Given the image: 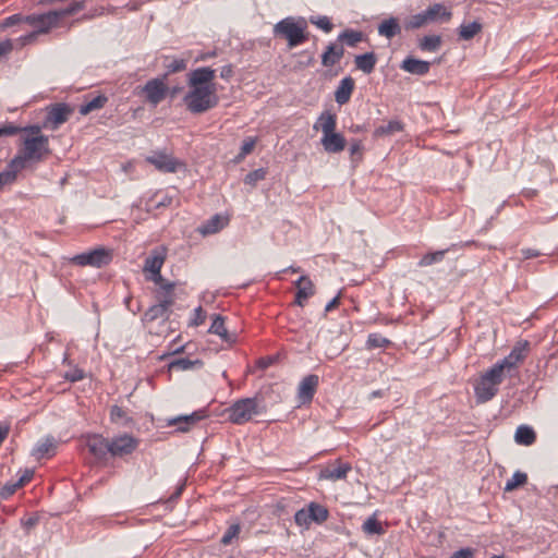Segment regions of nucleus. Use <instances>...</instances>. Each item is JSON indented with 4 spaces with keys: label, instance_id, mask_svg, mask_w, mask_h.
Listing matches in <instances>:
<instances>
[{
    "label": "nucleus",
    "instance_id": "nucleus-35",
    "mask_svg": "<svg viewBox=\"0 0 558 558\" xmlns=\"http://www.w3.org/2000/svg\"><path fill=\"white\" fill-rule=\"evenodd\" d=\"M108 98L105 95H98L87 100L85 104L80 106V113L85 116L92 111L101 109L107 102Z\"/></svg>",
    "mask_w": 558,
    "mask_h": 558
},
{
    "label": "nucleus",
    "instance_id": "nucleus-1",
    "mask_svg": "<svg viewBox=\"0 0 558 558\" xmlns=\"http://www.w3.org/2000/svg\"><path fill=\"white\" fill-rule=\"evenodd\" d=\"M216 70L202 66L187 74L189 90L183 97L186 109L194 114L204 113L218 104L217 87L214 83Z\"/></svg>",
    "mask_w": 558,
    "mask_h": 558
},
{
    "label": "nucleus",
    "instance_id": "nucleus-44",
    "mask_svg": "<svg viewBox=\"0 0 558 558\" xmlns=\"http://www.w3.org/2000/svg\"><path fill=\"white\" fill-rule=\"evenodd\" d=\"M222 228V221L219 215L213 216L201 229L204 234L218 232Z\"/></svg>",
    "mask_w": 558,
    "mask_h": 558
},
{
    "label": "nucleus",
    "instance_id": "nucleus-15",
    "mask_svg": "<svg viewBox=\"0 0 558 558\" xmlns=\"http://www.w3.org/2000/svg\"><path fill=\"white\" fill-rule=\"evenodd\" d=\"M314 128L323 132L322 140H342V137L335 133L336 128V114L330 112H324L318 118Z\"/></svg>",
    "mask_w": 558,
    "mask_h": 558
},
{
    "label": "nucleus",
    "instance_id": "nucleus-47",
    "mask_svg": "<svg viewBox=\"0 0 558 558\" xmlns=\"http://www.w3.org/2000/svg\"><path fill=\"white\" fill-rule=\"evenodd\" d=\"M16 178L17 175L14 173V170L8 165L7 168L0 172V191H2L4 186L13 184Z\"/></svg>",
    "mask_w": 558,
    "mask_h": 558
},
{
    "label": "nucleus",
    "instance_id": "nucleus-17",
    "mask_svg": "<svg viewBox=\"0 0 558 558\" xmlns=\"http://www.w3.org/2000/svg\"><path fill=\"white\" fill-rule=\"evenodd\" d=\"M425 16L429 23L448 22L452 17L451 10L444 3H434L424 10Z\"/></svg>",
    "mask_w": 558,
    "mask_h": 558
},
{
    "label": "nucleus",
    "instance_id": "nucleus-38",
    "mask_svg": "<svg viewBox=\"0 0 558 558\" xmlns=\"http://www.w3.org/2000/svg\"><path fill=\"white\" fill-rule=\"evenodd\" d=\"M527 482V475L526 473H523L521 471H517L513 473L511 478H509L505 485V492H512L517 489L518 487L524 485Z\"/></svg>",
    "mask_w": 558,
    "mask_h": 558
},
{
    "label": "nucleus",
    "instance_id": "nucleus-12",
    "mask_svg": "<svg viewBox=\"0 0 558 558\" xmlns=\"http://www.w3.org/2000/svg\"><path fill=\"white\" fill-rule=\"evenodd\" d=\"M208 417L207 409L194 411L187 415H180L168 421L169 426H177L179 432H187L192 426Z\"/></svg>",
    "mask_w": 558,
    "mask_h": 558
},
{
    "label": "nucleus",
    "instance_id": "nucleus-58",
    "mask_svg": "<svg viewBox=\"0 0 558 558\" xmlns=\"http://www.w3.org/2000/svg\"><path fill=\"white\" fill-rule=\"evenodd\" d=\"M519 363H520L519 361L514 360V356L511 354V352L505 359H502L501 361L497 362V364H501L502 365V371L504 372H505V369L510 372L511 369L517 368Z\"/></svg>",
    "mask_w": 558,
    "mask_h": 558
},
{
    "label": "nucleus",
    "instance_id": "nucleus-61",
    "mask_svg": "<svg viewBox=\"0 0 558 558\" xmlns=\"http://www.w3.org/2000/svg\"><path fill=\"white\" fill-rule=\"evenodd\" d=\"M154 201H155V208L159 209V208L171 206V204L173 202V197L168 194H165L160 198H158V196H155Z\"/></svg>",
    "mask_w": 558,
    "mask_h": 558
},
{
    "label": "nucleus",
    "instance_id": "nucleus-16",
    "mask_svg": "<svg viewBox=\"0 0 558 558\" xmlns=\"http://www.w3.org/2000/svg\"><path fill=\"white\" fill-rule=\"evenodd\" d=\"M474 392L477 402L485 403L497 395L498 386L482 376L474 386Z\"/></svg>",
    "mask_w": 558,
    "mask_h": 558
},
{
    "label": "nucleus",
    "instance_id": "nucleus-33",
    "mask_svg": "<svg viewBox=\"0 0 558 558\" xmlns=\"http://www.w3.org/2000/svg\"><path fill=\"white\" fill-rule=\"evenodd\" d=\"M362 531L365 535L368 536L383 535L385 533V529L383 527L381 522L377 520L375 514L371 515L364 521Z\"/></svg>",
    "mask_w": 558,
    "mask_h": 558
},
{
    "label": "nucleus",
    "instance_id": "nucleus-19",
    "mask_svg": "<svg viewBox=\"0 0 558 558\" xmlns=\"http://www.w3.org/2000/svg\"><path fill=\"white\" fill-rule=\"evenodd\" d=\"M355 82L351 76L342 78L335 90V100L338 105L347 104L354 90Z\"/></svg>",
    "mask_w": 558,
    "mask_h": 558
},
{
    "label": "nucleus",
    "instance_id": "nucleus-27",
    "mask_svg": "<svg viewBox=\"0 0 558 558\" xmlns=\"http://www.w3.org/2000/svg\"><path fill=\"white\" fill-rule=\"evenodd\" d=\"M514 440L519 445L531 446L536 440V434L532 427L520 425L515 430Z\"/></svg>",
    "mask_w": 558,
    "mask_h": 558
},
{
    "label": "nucleus",
    "instance_id": "nucleus-5",
    "mask_svg": "<svg viewBox=\"0 0 558 558\" xmlns=\"http://www.w3.org/2000/svg\"><path fill=\"white\" fill-rule=\"evenodd\" d=\"M306 22L304 20L295 21L294 17H286L279 21L274 26V35L280 36L288 41V46L290 48L302 45L307 40V35L305 34Z\"/></svg>",
    "mask_w": 558,
    "mask_h": 558
},
{
    "label": "nucleus",
    "instance_id": "nucleus-43",
    "mask_svg": "<svg viewBox=\"0 0 558 558\" xmlns=\"http://www.w3.org/2000/svg\"><path fill=\"white\" fill-rule=\"evenodd\" d=\"M85 8V4L83 1L74 2L70 4L69 7L61 9V10H54L53 13L57 14V22H59L60 19L64 16L72 15L76 12L82 11Z\"/></svg>",
    "mask_w": 558,
    "mask_h": 558
},
{
    "label": "nucleus",
    "instance_id": "nucleus-13",
    "mask_svg": "<svg viewBox=\"0 0 558 558\" xmlns=\"http://www.w3.org/2000/svg\"><path fill=\"white\" fill-rule=\"evenodd\" d=\"M319 385V377L315 374L305 376L298 388L300 404L311 403Z\"/></svg>",
    "mask_w": 558,
    "mask_h": 558
},
{
    "label": "nucleus",
    "instance_id": "nucleus-11",
    "mask_svg": "<svg viewBox=\"0 0 558 558\" xmlns=\"http://www.w3.org/2000/svg\"><path fill=\"white\" fill-rule=\"evenodd\" d=\"M24 22L34 27L37 34L48 33L58 24L57 14L52 11L43 14L27 15L24 17Z\"/></svg>",
    "mask_w": 558,
    "mask_h": 558
},
{
    "label": "nucleus",
    "instance_id": "nucleus-41",
    "mask_svg": "<svg viewBox=\"0 0 558 558\" xmlns=\"http://www.w3.org/2000/svg\"><path fill=\"white\" fill-rule=\"evenodd\" d=\"M166 70H167V73L168 74H171V73H178V72H182L186 69V60L184 59H170V58H166L165 60V63H163Z\"/></svg>",
    "mask_w": 558,
    "mask_h": 558
},
{
    "label": "nucleus",
    "instance_id": "nucleus-63",
    "mask_svg": "<svg viewBox=\"0 0 558 558\" xmlns=\"http://www.w3.org/2000/svg\"><path fill=\"white\" fill-rule=\"evenodd\" d=\"M65 378L72 383L82 380L84 378V372L80 368H75L70 373H66Z\"/></svg>",
    "mask_w": 558,
    "mask_h": 558
},
{
    "label": "nucleus",
    "instance_id": "nucleus-31",
    "mask_svg": "<svg viewBox=\"0 0 558 558\" xmlns=\"http://www.w3.org/2000/svg\"><path fill=\"white\" fill-rule=\"evenodd\" d=\"M306 509L310 513V519L312 522L322 524L328 519V509L317 502H311Z\"/></svg>",
    "mask_w": 558,
    "mask_h": 558
},
{
    "label": "nucleus",
    "instance_id": "nucleus-34",
    "mask_svg": "<svg viewBox=\"0 0 558 558\" xmlns=\"http://www.w3.org/2000/svg\"><path fill=\"white\" fill-rule=\"evenodd\" d=\"M163 305H160L159 303L151 305L143 315V322L145 323H153L159 318L161 319H168L169 312L166 311Z\"/></svg>",
    "mask_w": 558,
    "mask_h": 558
},
{
    "label": "nucleus",
    "instance_id": "nucleus-9",
    "mask_svg": "<svg viewBox=\"0 0 558 558\" xmlns=\"http://www.w3.org/2000/svg\"><path fill=\"white\" fill-rule=\"evenodd\" d=\"M142 93L146 101L156 107L166 98L168 87L162 78H153L143 86Z\"/></svg>",
    "mask_w": 558,
    "mask_h": 558
},
{
    "label": "nucleus",
    "instance_id": "nucleus-50",
    "mask_svg": "<svg viewBox=\"0 0 558 558\" xmlns=\"http://www.w3.org/2000/svg\"><path fill=\"white\" fill-rule=\"evenodd\" d=\"M311 23L316 25L318 28L323 29L325 33L331 32L333 25L330 22L328 16L320 15L316 17H311Z\"/></svg>",
    "mask_w": 558,
    "mask_h": 558
},
{
    "label": "nucleus",
    "instance_id": "nucleus-26",
    "mask_svg": "<svg viewBox=\"0 0 558 558\" xmlns=\"http://www.w3.org/2000/svg\"><path fill=\"white\" fill-rule=\"evenodd\" d=\"M56 450V439L52 436H48L41 441H38L35 449L33 450V456L37 459H41L44 457H50L54 454Z\"/></svg>",
    "mask_w": 558,
    "mask_h": 558
},
{
    "label": "nucleus",
    "instance_id": "nucleus-23",
    "mask_svg": "<svg viewBox=\"0 0 558 558\" xmlns=\"http://www.w3.org/2000/svg\"><path fill=\"white\" fill-rule=\"evenodd\" d=\"M166 259V248L155 250L151 254L146 257L144 263V271H148L150 274L158 272L161 270L162 265Z\"/></svg>",
    "mask_w": 558,
    "mask_h": 558
},
{
    "label": "nucleus",
    "instance_id": "nucleus-59",
    "mask_svg": "<svg viewBox=\"0 0 558 558\" xmlns=\"http://www.w3.org/2000/svg\"><path fill=\"white\" fill-rule=\"evenodd\" d=\"M362 150L361 142H353L350 147V156L353 163L359 162L362 159Z\"/></svg>",
    "mask_w": 558,
    "mask_h": 558
},
{
    "label": "nucleus",
    "instance_id": "nucleus-8",
    "mask_svg": "<svg viewBox=\"0 0 558 558\" xmlns=\"http://www.w3.org/2000/svg\"><path fill=\"white\" fill-rule=\"evenodd\" d=\"M140 439L131 434L123 433L109 439V456L124 458L131 456L138 447Z\"/></svg>",
    "mask_w": 558,
    "mask_h": 558
},
{
    "label": "nucleus",
    "instance_id": "nucleus-6",
    "mask_svg": "<svg viewBox=\"0 0 558 558\" xmlns=\"http://www.w3.org/2000/svg\"><path fill=\"white\" fill-rule=\"evenodd\" d=\"M74 113V107L65 102H56L46 108V114L43 119L41 128L46 130H57L66 122Z\"/></svg>",
    "mask_w": 558,
    "mask_h": 558
},
{
    "label": "nucleus",
    "instance_id": "nucleus-3",
    "mask_svg": "<svg viewBox=\"0 0 558 558\" xmlns=\"http://www.w3.org/2000/svg\"><path fill=\"white\" fill-rule=\"evenodd\" d=\"M263 412H265V405L260 404L257 397L239 399L225 410L228 420L236 425L245 424L253 416L259 415Z\"/></svg>",
    "mask_w": 558,
    "mask_h": 558
},
{
    "label": "nucleus",
    "instance_id": "nucleus-18",
    "mask_svg": "<svg viewBox=\"0 0 558 558\" xmlns=\"http://www.w3.org/2000/svg\"><path fill=\"white\" fill-rule=\"evenodd\" d=\"M352 466L349 462L337 460L333 465H329L320 471V477L331 481L344 480Z\"/></svg>",
    "mask_w": 558,
    "mask_h": 558
},
{
    "label": "nucleus",
    "instance_id": "nucleus-36",
    "mask_svg": "<svg viewBox=\"0 0 558 558\" xmlns=\"http://www.w3.org/2000/svg\"><path fill=\"white\" fill-rule=\"evenodd\" d=\"M441 46V37L439 35H428L420 39L418 47L422 51L435 52Z\"/></svg>",
    "mask_w": 558,
    "mask_h": 558
},
{
    "label": "nucleus",
    "instance_id": "nucleus-24",
    "mask_svg": "<svg viewBox=\"0 0 558 558\" xmlns=\"http://www.w3.org/2000/svg\"><path fill=\"white\" fill-rule=\"evenodd\" d=\"M208 331L218 335L225 342L228 343H232L236 339L235 335L228 332L225 326V318L219 314L215 315Z\"/></svg>",
    "mask_w": 558,
    "mask_h": 558
},
{
    "label": "nucleus",
    "instance_id": "nucleus-53",
    "mask_svg": "<svg viewBox=\"0 0 558 558\" xmlns=\"http://www.w3.org/2000/svg\"><path fill=\"white\" fill-rule=\"evenodd\" d=\"M327 153H340L345 148L347 142H320Z\"/></svg>",
    "mask_w": 558,
    "mask_h": 558
},
{
    "label": "nucleus",
    "instance_id": "nucleus-64",
    "mask_svg": "<svg viewBox=\"0 0 558 558\" xmlns=\"http://www.w3.org/2000/svg\"><path fill=\"white\" fill-rule=\"evenodd\" d=\"M34 476V471L33 470H24V472L22 473V475L20 476V478L17 481H15L17 483V485L20 487L24 486L25 484H27Z\"/></svg>",
    "mask_w": 558,
    "mask_h": 558
},
{
    "label": "nucleus",
    "instance_id": "nucleus-4",
    "mask_svg": "<svg viewBox=\"0 0 558 558\" xmlns=\"http://www.w3.org/2000/svg\"><path fill=\"white\" fill-rule=\"evenodd\" d=\"M144 161L160 173H175L185 170V162L174 156L173 150L168 147L151 149L145 155Z\"/></svg>",
    "mask_w": 558,
    "mask_h": 558
},
{
    "label": "nucleus",
    "instance_id": "nucleus-10",
    "mask_svg": "<svg viewBox=\"0 0 558 558\" xmlns=\"http://www.w3.org/2000/svg\"><path fill=\"white\" fill-rule=\"evenodd\" d=\"M40 126L33 125L29 128L20 129L11 123L0 125V137L1 136H17L19 140H46L40 135Z\"/></svg>",
    "mask_w": 558,
    "mask_h": 558
},
{
    "label": "nucleus",
    "instance_id": "nucleus-21",
    "mask_svg": "<svg viewBox=\"0 0 558 558\" xmlns=\"http://www.w3.org/2000/svg\"><path fill=\"white\" fill-rule=\"evenodd\" d=\"M295 286L298 288L295 303L299 306H303L304 301L314 294V284L308 277L301 276L296 280Z\"/></svg>",
    "mask_w": 558,
    "mask_h": 558
},
{
    "label": "nucleus",
    "instance_id": "nucleus-2",
    "mask_svg": "<svg viewBox=\"0 0 558 558\" xmlns=\"http://www.w3.org/2000/svg\"><path fill=\"white\" fill-rule=\"evenodd\" d=\"M23 147L10 160L9 166L17 175L22 170L39 162L49 154L48 142H23Z\"/></svg>",
    "mask_w": 558,
    "mask_h": 558
},
{
    "label": "nucleus",
    "instance_id": "nucleus-52",
    "mask_svg": "<svg viewBox=\"0 0 558 558\" xmlns=\"http://www.w3.org/2000/svg\"><path fill=\"white\" fill-rule=\"evenodd\" d=\"M294 521L299 526L307 527L312 523L307 509L302 508V509L298 510L294 514Z\"/></svg>",
    "mask_w": 558,
    "mask_h": 558
},
{
    "label": "nucleus",
    "instance_id": "nucleus-30",
    "mask_svg": "<svg viewBox=\"0 0 558 558\" xmlns=\"http://www.w3.org/2000/svg\"><path fill=\"white\" fill-rule=\"evenodd\" d=\"M400 32V25L395 17L383 21L378 26V34L387 37L388 39L397 36Z\"/></svg>",
    "mask_w": 558,
    "mask_h": 558
},
{
    "label": "nucleus",
    "instance_id": "nucleus-7",
    "mask_svg": "<svg viewBox=\"0 0 558 558\" xmlns=\"http://www.w3.org/2000/svg\"><path fill=\"white\" fill-rule=\"evenodd\" d=\"M112 260V253L105 247H97L88 252L75 255L71 262L78 266H92L101 268Z\"/></svg>",
    "mask_w": 558,
    "mask_h": 558
},
{
    "label": "nucleus",
    "instance_id": "nucleus-46",
    "mask_svg": "<svg viewBox=\"0 0 558 558\" xmlns=\"http://www.w3.org/2000/svg\"><path fill=\"white\" fill-rule=\"evenodd\" d=\"M529 347V341H519L511 350V354L514 356V360L522 362L527 355Z\"/></svg>",
    "mask_w": 558,
    "mask_h": 558
},
{
    "label": "nucleus",
    "instance_id": "nucleus-40",
    "mask_svg": "<svg viewBox=\"0 0 558 558\" xmlns=\"http://www.w3.org/2000/svg\"><path fill=\"white\" fill-rule=\"evenodd\" d=\"M389 344L390 340L380 333H369L366 340L367 349L387 348Z\"/></svg>",
    "mask_w": 558,
    "mask_h": 558
},
{
    "label": "nucleus",
    "instance_id": "nucleus-29",
    "mask_svg": "<svg viewBox=\"0 0 558 558\" xmlns=\"http://www.w3.org/2000/svg\"><path fill=\"white\" fill-rule=\"evenodd\" d=\"M343 48L339 47L337 48L333 44H330L327 46L326 51L322 56V63L324 66H332L337 62L340 61V59L343 56Z\"/></svg>",
    "mask_w": 558,
    "mask_h": 558
},
{
    "label": "nucleus",
    "instance_id": "nucleus-45",
    "mask_svg": "<svg viewBox=\"0 0 558 558\" xmlns=\"http://www.w3.org/2000/svg\"><path fill=\"white\" fill-rule=\"evenodd\" d=\"M428 24L424 11L412 15L404 24L405 29H417Z\"/></svg>",
    "mask_w": 558,
    "mask_h": 558
},
{
    "label": "nucleus",
    "instance_id": "nucleus-56",
    "mask_svg": "<svg viewBox=\"0 0 558 558\" xmlns=\"http://www.w3.org/2000/svg\"><path fill=\"white\" fill-rule=\"evenodd\" d=\"M110 418L113 423H119L126 418V412L119 405H112L110 409Z\"/></svg>",
    "mask_w": 558,
    "mask_h": 558
},
{
    "label": "nucleus",
    "instance_id": "nucleus-60",
    "mask_svg": "<svg viewBox=\"0 0 558 558\" xmlns=\"http://www.w3.org/2000/svg\"><path fill=\"white\" fill-rule=\"evenodd\" d=\"M475 550L471 547H463L454 551L449 558H474Z\"/></svg>",
    "mask_w": 558,
    "mask_h": 558
},
{
    "label": "nucleus",
    "instance_id": "nucleus-37",
    "mask_svg": "<svg viewBox=\"0 0 558 558\" xmlns=\"http://www.w3.org/2000/svg\"><path fill=\"white\" fill-rule=\"evenodd\" d=\"M482 29V24L474 21L472 23L462 24L459 28V37L463 40L472 39Z\"/></svg>",
    "mask_w": 558,
    "mask_h": 558
},
{
    "label": "nucleus",
    "instance_id": "nucleus-14",
    "mask_svg": "<svg viewBox=\"0 0 558 558\" xmlns=\"http://www.w3.org/2000/svg\"><path fill=\"white\" fill-rule=\"evenodd\" d=\"M86 447L90 454L97 460H106L107 456H109V439L105 438L102 435H88L86 438Z\"/></svg>",
    "mask_w": 558,
    "mask_h": 558
},
{
    "label": "nucleus",
    "instance_id": "nucleus-62",
    "mask_svg": "<svg viewBox=\"0 0 558 558\" xmlns=\"http://www.w3.org/2000/svg\"><path fill=\"white\" fill-rule=\"evenodd\" d=\"M205 319H206V313L203 311V308L201 306L196 307L194 310L193 325L199 326V325L204 324Z\"/></svg>",
    "mask_w": 558,
    "mask_h": 558
},
{
    "label": "nucleus",
    "instance_id": "nucleus-42",
    "mask_svg": "<svg viewBox=\"0 0 558 558\" xmlns=\"http://www.w3.org/2000/svg\"><path fill=\"white\" fill-rule=\"evenodd\" d=\"M339 39L353 47L363 39V34L357 31L347 29L339 35Z\"/></svg>",
    "mask_w": 558,
    "mask_h": 558
},
{
    "label": "nucleus",
    "instance_id": "nucleus-48",
    "mask_svg": "<svg viewBox=\"0 0 558 558\" xmlns=\"http://www.w3.org/2000/svg\"><path fill=\"white\" fill-rule=\"evenodd\" d=\"M266 174L267 172L264 168L253 170L245 175L244 183L254 186L258 181L264 180Z\"/></svg>",
    "mask_w": 558,
    "mask_h": 558
},
{
    "label": "nucleus",
    "instance_id": "nucleus-25",
    "mask_svg": "<svg viewBox=\"0 0 558 558\" xmlns=\"http://www.w3.org/2000/svg\"><path fill=\"white\" fill-rule=\"evenodd\" d=\"M204 365L202 360H192L187 356H179L171 360L168 364L169 371H189L192 368H202Z\"/></svg>",
    "mask_w": 558,
    "mask_h": 558
},
{
    "label": "nucleus",
    "instance_id": "nucleus-54",
    "mask_svg": "<svg viewBox=\"0 0 558 558\" xmlns=\"http://www.w3.org/2000/svg\"><path fill=\"white\" fill-rule=\"evenodd\" d=\"M17 488H20V486L17 485L16 482H8L5 485H3L0 488V498H2V499L9 498L17 490Z\"/></svg>",
    "mask_w": 558,
    "mask_h": 558
},
{
    "label": "nucleus",
    "instance_id": "nucleus-55",
    "mask_svg": "<svg viewBox=\"0 0 558 558\" xmlns=\"http://www.w3.org/2000/svg\"><path fill=\"white\" fill-rule=\"evenodd\" d=\"M158 303L163 305L162 307L169 312L170 307L174 303L173 292L172 293H160L157 294Z\"/></svg>",
    "mask_w": 558,
    "mask_h": 558
},
{
    "label": "nucleus",
    "instance_id": "nucleus-51",
    "mask_svg": "<svg viewBox=\"0 0 558 558\" xmlns=\"http://www.w3.org/2000/svg\"><path fill=\"white\" fill-rule=\"evenodd\" d=\"M256 142H244V144L241 147L240 153L232 158L230 161L234 165L240 163L246 155H248L255 147Z\"/></svg>",
    "mask_w": 558,
    "mask_h": 558
},
{
    "label": "nucleus",
    "instance_id": "nucleus-20",
    "mask_svg": "<svg viewBox=\"0 0 558 558\" xmlns=\"http://www.w3.org/2000/svg\"><path fill=\"white\" fill-rule=\"evenodd\" d=\"M401 69L415 75H425L429 72L430 63L412 57L405 58L401 63Z\"/></svg>",
    "mask_w": 558,
    "mask_h": 558
},
{
    "label": "nucleus",
    "instance_id": "nucleus-49",
    "mask_svg": "<svg viewBox=\"0 0 558 558\" xmlns=\"http://www.w3.org/2000/svg\"><path fill=\"white\" fill-rule=\"evenodd\" d=\"M241 531V526L239 523L231 524L223 536L221 537V544L229 545L232 543L233 538H235Z\"/></svg>",
    "mask_w": 558,
    "mask_h": 558
},
{
    "label": "nucleus",
    "instance_id": "nucleus-32",
    "mask_svg": "<svg viewBox=\"0 0 558 558\" xmlns=\"http://www.w3.org/2000/svg\"><path fill=\"white\" fill-rule=\"evenodd\" d=\"M403 130V124L400 120H391L375 129V136H393L396 133Z\"/></svg>",
    "mask_w": 558,
    "mask_h": 558
},
{
    "label": "nucleus",
    "instance_id": "nucleus-39",
    "mask_svg": "<svg viewBox=\"0 0 558 558\" xmlns=\"http://www.w3.org/2000/svg\"><path fill=\"white\" fill-rule=\"evenodd\" d=\"M484 378L499 386L504 380V371L501 364H494L484 375Z\"/></svg>",
    "mask_w": 558,
    "mask_h": 558
},
{
    "label": "nucleus",
    "instance_id": "nucleus-28",
    "mask_svg": "<svg viewBox=\"0 0 558 558\" xmlns=\"http://www.w3.org/2000/svg\"><path fill=\"white\" fill-rule=\"evenodd\" d=\"M376 61L377 59L374 52L359 54L354 59L355 66L366 74H369L374 71Z\"/></svg>",
    "mask_w": 558,
    "mask_h": 558
},
{
    "label": "nucleus",
    "instance_id": "nucleus-22",
    "mask_svg": "<svg viewBox=\"0 0 558 558\" xmlns=\"http://www.w3.org/2000/svg\"><path fill=\"white\" fill-rule=\"evenodd\" d=\"M459 247H460L459 244H452L445 250L428 252L422 256V258L418 260L417 265H418V267H427V266H432L434 264L441 263L445 259V256L448 252L457 251Z\"/></svg>",
    "mask_w": 558,
    "mask_h": 558
},
{
    "label": "nucleus",
    "instance_id": "nucleus-57",
    "mask_svg": "<svg viewBox=\"0 0 558 558\" xmlns=\"http://www.w3.org/2000/svg\"><path fill=\"white\" fill-rule=\"evenodd\" d=\"M519 363H520L519 361L514 360V356L511 354V352L505 359H502L501 361L497 362V364H501L502 365V371L504 372H505V369L510 372L511 369L517 368Z\"/></svg>",
    "mask_w": 558,
    "mask_h": 558
}]
</instances>
